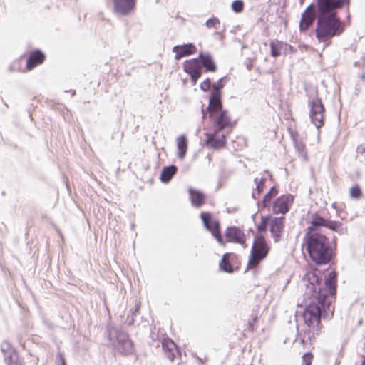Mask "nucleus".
Returning a JSON list of instances; mask_svg holds the SVG:
<instances>
[{"label":"nucleus","mask_w":365,"mask_h":365,"mask_svg":"<svg viewBox=\"0 0 365 365\" xmlns=\"http://www.w3.org/2000/svg\"><path fill=\"white\" fill-rule=\"evenodd\" d=\"M340 226L338 222L327 220L318 215L312 217L304 237V247L311 259L318 264L328 263L331 259L330 242L322 230V227L336 230Z\"/></svg>","instance_id":"1"},{"label":"nucleus","mask_w":365,"mask_h":365,"mask_svg":"<svg viewBox=\"0 0 365 365\" xmlns=\"http://www.w3.org/2000/svg\"><path fill=\"white\" fill-rule=\"evenodd\" d=\"M349 4V0H317L318 17L316 35L319 41L326 42L342 32L343 28L336 17V10Z\"/></svg>","instance_id":"2"},{"label":"nucleus","mask_w":365,"mask_h":365,"mask_svg":"<svg viewBox=\"0 0 365 365\" xmlns=\"http://www.w3.org/2000/svg\"><path fill=\"white\" fill-rule=\"evenodd\" d=\"M304 280L307 282L306 294L310 295L312 302L307 306L304 311V321L311 331L318 334L321 329V309L323 307L326 292L322 289L317 270L307 272Z\"/></svg>","instance_id":"3"},{"label":"nucleus","mask_w":365,"mask_h":365,"mask_svg":"<svg viewBox=\"0 0 365 365\" xmlns=\"http://www.w3.org/2000/svg\"><path fill=\"white\" fill-rule=\"evenodd\" d=\"M215 129L229 131L235 125L227 111L222 109V103L218 94L212 95L207 108Z\"/></svg>","instance_id":"4"},{"label":"nucleus","mask_w":365,"mask_h":365,"mask_svg":"<svg viewBox=\"0 0 365 365\" xmlns=\"http://www.w3.org/2000/svg\"><path fill=\"white\" fill-rule=\"evenodd\" d=\"M109 337L115 351L122 355H130L134 351V344L125 332L117 329H112Z\"/></svg>","instance_id":"5"},{"label":"nucleus","mask_w":365,"mask_h":365,"mask_svg":"<svg viewBox=\"0 0 365 365\" xmlns=\"http://www.w3.org/2000/svg\"><path fill=\"white\" fill-rule=\"evenodd\" d=\"M269 251V247L265 239L262 236L257 237L251 249L247 268L253 269L257 267L262 260L266 258Z\"/></svg>","instance_id":"6"},{"label":"nucleus","mask_w":365,"mask_h":365,"mask_svg":"<svg viewBox=\"0 0 365 365\" xmlns=\"http://www.w3.org/2000/svg\"><path fill=\"white\" fill-rule=\"evenodd\" d=\"M309 117L312 123L319 128L324 125V108L320 99L316 98L309 103Z\"/></svg>","instance_id":"7"},{"label":"nucleus","mask_w":365,"mask_h":365,"mask_svg":"<svg viewBox=\"0 0 365 365\" xmlns=\"http://www.w3.org/2000/svg\"><path fill=\"white\" fill-rule=\"evenodd\" d=\"M200 217L206 229L212 233V235L221 245L225 246V242L220 234L219 222L212 220L210 214L208 212H202Z\"/></svg>","instance_id":"8"},{"label":"nucleus","mask_w":365,"mask_h":365,"mask_svg":"<svg viewBox=\"0 0 365 365\" xmlns=\"http://www.w3.org/2000/svg\"><path fill=\"white\" fill-rule=\"evenodd\" d=\"M228 131L217 130L215 129L213 133H206V143L207 144L214 148L220 149L226 145V137Z\"/></svg>","instance_id":"9"},{"label":"nucleus","mask_w":365,"mask_h":365,"mask_svg":"<svg viewBox=\"0 0 365 365\" xmlns=\"http://www.w3.org/2000/svg\"><path fill=\"white\" fill-rule=\"evenodd\" d=\"M184 71L190 76L191 81L195 85L198 78L201 76L202 68L198 58H193L185 61L183 63Z\"/></svg>","instance_id":"10"},{"label":"nucleus","mask_w":365,"mask_h":365,"mask_svg":"<svg viewBox=\"0 0 365 365\" xmlns=\"http://www.w3.org/2000/svg\"><path fill=\"white\" fill-rule=\"evenodd\" d=\"M293 202V197L291 195H282L277 198L272 205L274 213L284 214L288 212Z\"/></svg>","instance_id":"11"},{"label":"nucleus","mask_w":365,"mask_h":365,"mask_svg":"<svg viewBox=\"0 0 365 365\" xmlns=\"http://www.w3.org/2000/svg\"><path fill=\"white\" fill-rule=\"evenodd\" d=\"M226 242L238 243L245 245V235L244 232L237 227H230L227 229L225 232Z\"/></svg>","instance_id":"12"},{"label":"nucleus","mask_w":365,"mask_h":365,"mask_svg":"<svg viewBox=\"0 0 365 365\" xmlns=\"http://www.w3.org/2000/svg\"><path fill=\"white\" fill-rule=\"evenodd\" d=\"M268 224L270 226V231L276 242H277L284 229L283 217H269Z\"/></svg>","instance_id":"13"},{"label":"nucleus","mask_w":365,"mask_h":365,"mask_svg":"<svg viewBox=\"0 0 365 365\" xmlns=\"http://www.w3.org/2000/svg\"><path fill=\"white\" fill-rule=\"evenodd\" d=\"M114 10L120 14H127L135 7V0H113Z\"/></svg>","instance_id":"14"},{"label":"nucleus","mask_w":365,"mask_h":365,"mask_svg":"<svg viewBox=\"0 0 365 365\" xmlns=\"http://www.w3.org/2000/svg\"><path fill=\"white\" fill-rule=\"evenodd\" d=\"M315 19V12L313 6H308L302 15L299 27L302 31L307 30Z\"/></svg>","instance_id":"15"},{"label":"nucleus","mask_w":365,"mask_h":365,"mask_svg":"<svg viewBox=\"0 0 365 365\" xmlns=\"http://www.w3.org/2000/svg\"><path fill=\"white\" fill-rule=\"evenodd\" d=\"M175 53V59H180L184 56L195 53L196 48L194 45L190 43L182 46H175L173 48Z\"/></svg>","instance_id":"16"},{"label":"nucleus","mask_w":365,"mask_h":365,"mask_svg":"<svg viewBox=\"0 0 365 365\" xmlns=\"http://www.w3.org/2000/svg\"><path fill=\"white\" fill-rule=\"evenodd\" d=\"M199 58L200 59V61L201 65L204 66L207 71H216L217 66L210 54L200 53L199 55Z\"/></svg>","instance_id":"17"},{"label":"nucleus","mask_w":365,"mask_h":365,"mask_svg":"<svg viewBox=\"0 0 365 365\" xmlns=\"http://www.w3.org/2000/svg\"><path fill=\"white\" fill-rule=\"evenodd\" d=\"M189 195L192 205L194 207H199L205 203V196L200 191L190 188Z\"/></svg>","instance_id":"18"},{"label":"nucleus","mask_w":365,"mask_h":365,"mask_svg":"<svg viewBox=\"0 0 365 365\" xmlns=\"http://www.w3.org/2000/svg\"><path fill=\"white\" fill-rule=\"evenodd\" d=\"M176 144L178 148L177 155L179 158H185L187 149V139L185 135L178 136L176 138Z\"/></svg>","instance_id":"19"},{"label":"nucleus","mask_w":365,"mask_h":365,"mask_svg":"<svg viewBox=\"0 0 365 365\" xmlns=\"http://www.w3.org/2000/svg\"><path fill=\"white\" fill-rule=\"evenodd\" d=\"M162 346L166 352L168 358L173 361L178 352L176 344L170 339H165L163 341Z\"/></svg>","instance_id":"20"},{"label":"nucleus","mask_w":365,"mask_h":365,"mask_svg":"<svg viewBox=\"0 0 365 365\" xmlns=\"http://www.w3.org/2000/svg\"><path fill=\"white\" fill-rule=\"evenodd\" d=\"M44 59L43 54L37 51L30 55L27 60L26 67L29 70L34 68L37 64L41 63Z\"/></svg>","instance_id":"21"},{"label":"nucleus","mask_w":365,"mask_h":365,"mask_svg":"<svg viewBox=\"0 0 365 365\" xmlns=\"http://www.w3.org/2000/svg\"><path fill=\"white\" fill-rule=\"evenodd\" d=\"M176 171L177 168L175 165L164 168L161 172L160 180L165 182H169Z\"/></svg>","instance_id":"22"},{"label":"nucleus","mask_w":365,"mask_h":365,"mask_svg":"<svg viewBox=\"0 0 365 365\" xmlns=\"http://www.w3.org/2000/svg\"><path fill=\"white\" fill-rule=\"evenodd\" d=\"M231 256H234L232 253H225L222 257L221 261L220 262L219 266L221 270L226 272H232L233 269L230 263L229 262V259Z\"/></svg>","instance_id":"23"},{"label":"nucleus","mask_w":365,"mask_h":365,"mask_svg":"<svg viewBox=\"0 0 365 365\" xmlns=\"http://www.w3.org/2000/svg\"><path fill=\"white\" fill-rule=\"evenodd\" d=\"M266 180V178L264 176L257 177L255 179V182L256 185V188L252 192V197L257 198V196L259 195L261 192L263 190L264 182Z\"/></svg>","instance_id":"24"},{"label":"nucleus","mask_w":365,"mask_h":365,"mask_svg":"<svg viewBox=\"0 0 365 365\" xmlns=\"http://www.w3.org/2000/svg\"><path fill=\"white\" fill-rule=\"evenodd\" d=\"M336 274L334 272L329 274L328 278L325 280V284L329 288L331 294H334L336 291Z\"/></svg>","instance_id":"25"},{"label":"nucleus","mask_w":365,"mask_h":365,"mask_svg":"<svg viewBox=\"0 0 365 365\" xmlns=\"http://www.w3.org/2000/svg\"><path fill=\"white\" fill-rule=\"evenodd\" d=\"M277 194V191L274 187H272L269 192L267 193L264 197L262 205L264 207H267L272 197H275Z\"/></svg>","instance_id":"26"},{"label":"nucleus","mask_w":365,"mask_h":365,"mask_svg":"<svg viewBox=\"0 0 365 365\" xmlns=\"http://www.w3.org/2000/svg\"><path fill=\"white\" fill-rule=\"evenodd\" d=\"M282 43L281 42H272L270 43L271 53L274 57L279 56L280 55V50L282 47Z\"/></svg>","instance_id":"27"},{"label":"nucleus","mask_w":365,"mask_h":365,"mask_svg":"<svg viewBox=\"0 0 365 365\" xmlns=\"http://www.w3.org/2000/svg\"><path fill=\"white\" fill-rule=\"evenodd\" d=\"M349 195L351 198L359 199L361 196V190L359 185H354L350 188Z\"/></svg>","instance_id":"28"},{"label":"nucleus","mask_w":365,"mask_h":365,"mask_svg":"<svg viewBox=\"0 0 365 365\" xmlns=\"http://www.w3.org/2000/svg\"><path fill=\"white\" fill-rule=\"evenodd\" d=\"M243 6V2L241 0H235L232 4V9L237 13L241 12Z\"/></svg>","instance_id":"29"},{"label":"nucleus","mask_w":365,"mask_h":365,"mask_svg":"<svg viewBox=\"0 0 365 365\" xmlns=\"http://www.w3.org/2000/svg\"><path fill=\"white\" fill-rule=\"evenodd\" d=\"M313 359V355L308 352L303 355L302 356V365H311Z\"/></svg>","instance_id":"30"},{"label":"nucleus","mask_w":365,"mask_h":365,"mask_svg":"<svg viewBox=\"0 0 365 365\" xmlns=\"http://www.w3.org/2000/svg\"><path fill=\"white\" fill-rule=\"evenodd\" d=\"M220 25V21L217 18H212L207 21L206 26L208 28H217Z\"/></svg>","instance_id":"31"},{"label":"nucleus","mask_w":365,"mask_h":365,"mask_svg":"<svg viewBox=\"0 0 365 365\" xmlns=\"http://www.w3.org/2000/svg\"><path fill=\"white\" fill-rule=\"evenodd\" d=\"M222 80L223 78H220L215 84L212 86L214 90L216 91V93L213 95L218 94L220 96L218 91L223 88Z\"/></svg>","instance_id":"32"},{"label":"nucleus","mask_w":365,"mask_h":365,"mask_svg":"<svg viewBox=\"0 0 365 365\" xmlns=\"http://www.w3.org/2000/svg\"><path fill=\"white\" fill-rule=\"evenodd\" d=\"M200 88L204 91H207L210 88V78L205 79L201 84Z\"/></svg>","instance_id":"33"},{"label":"nucleus","mask_w":365,"mask_h":365,"mask_svg":"<svg viewBox=\"0 0 365 365\" xmlns=\"http://www.w3.org/2000/svg\"><path fill=\"white\" fill-rule=\"evenodd\" d=\"M266 223H268V220L267 218H266L263 222L262 223L259 225L258 227V229L260 231H264L265 230V228H266Z\"/></svg>","instance_id":"34"},{"label":"nucleus","mask_w":365,"mask_h":365,"mask_svg":"<svg viewBox=\"0 0 365 365\" xmlns=\"http://www.w3.org/2000/svg\"><path fill=\"white\" fill-rule=\"evenodd\" d=\"M59 356H60L61 359L63 361V365H65V361H64L63 359L62 358V356L60 354Z\"/></svg>","instance_id":"35"},{"label":"nucleus","mask_w":365,"mask_h":365,"mask_svg":"<svg viewBox=\"0 0 365 365\" xmlns=\"http://www.w3.org/2000/svg\"><path fill=\"white\" fill-rule=\"evenodd\" d=\"M361 365H365V357H364V359L363 360V362H362Z\"/></svg>","instance_id":"36"},{"label":"nucleus","mask_w":365,"mask_h":365,"mask_svg":"<svg viewBox=\"0 0 365 365\" xmlns=\"http://www.w3.org/2000/svg\"><path fill=\"white\" fill-rule=\"evenodd\" d=\"M304 0H300V2L302 3Z\"/></svg>","instance_id":"37"}]
</instances>
